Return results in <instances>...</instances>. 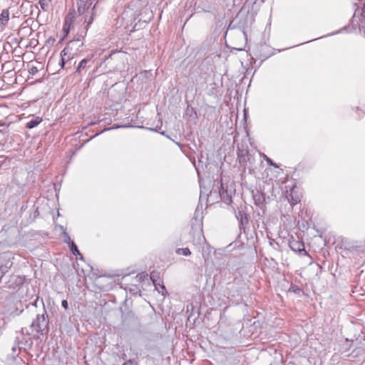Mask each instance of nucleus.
<instances>
[{
	"mask_svg": "<svg viewBox=\"0 0 365 365\" xmlns=\"http://www.w3.org/2000/svg\"><path fill=\"white\" fill-rule=\"evenodd\" d=\"M41 302L43 304L42 313L38 314L33 319L29 326L31 332H29L26 328L21 329V333L23 335L26 334L27 336H30L31 334H34V339H36L47 338L49 331V319L43 300H41Z\"/></svg>",
	"mask_w": 365,
	"mask_h": 365,
	"instance_id": "obj_1",
	"label": "nucleus"
},
{
	"mask_svg": "<svg viewBox=\"0 0 365 365\" xmlns=\"http://www.w3.org/2000/svg\"><path fill=\"white\" fill-rule=\"evenodd\" d=\"M4 309L2 313L7 317L19 316L24 311V304L13 297L5 299L3 302Z\"/></svg>",
	"mask_w": 365,
	"mask_h": 365,
	"instance_id": "obj_2",
	"label": "nucleus"
},
{
	"mask_svg": "<svg viewBox=\"0 0 365 365\" xmlns=\"http://www.w3.org/2000/svg\"><path fill=\"white\" fill-rule=\"evenodd\" d=\"M83 45V43L82 42L80 38L71 40L66 44L65 48L61 52V60L59 61V65L61 66V68H66L65 66L67 63H68L71 66V61L73 59V57H71V51L74 48L78 50V48L82 46Z\"/></svg>",
	"mask_w": 365,
	"mask_h": 365,
	"instance_id": "obj_3",
	"label": "nucleus"
},
{
	"mask_svg": "<svg viewBox=\"0 0 365 365\" xmlns=\"http://www.w3.org/2000/svg\"><path fill=\"white\" fill-rule=\"evenodd\" d=\"M21 351V350L20 346L14 343L11 349V352L7 354L5 359L6 364L8 365H24V361L23 359L19 356Z\"/></svg>",
	"mask_w": 365,
	"mask_h": 365,
	"instance_id": "obj_4",
	"label": "nucleus"
},
{
	"mask_svg": "<svg viewBox=\"0 0 365 365\" xmlns=\"http://www.w3.org/2000/svg\"><path fill=\"white\" fill-rule=\"evenodd\" d=\"M235 215L239 222L240 231L243 230L245 232L249 224L248 214L246 212V207L241 206L238 207L235 212Z\"/></svg>",
	"mask_w": 365,
	"mask_h": 365,
	"instance_id": "obj_5",
	"label": "nucleus"
},
{
	"mask_svg": "<svg viewBox=\"0 0 365 365\" xmlns=\"http://www.w3.org/2000/svg\"><path fill=\"white\" fill-rule=\"evenodd\" d=\"M91 57L82 59L78 64L75 73L78 76H83L86 74L87 69L93 66Z\"/></svg>",
	"mask_w": 365,
	"mask_h": 365,
	"instance_id": "obj_6",
	"label": "nucleus"
},
{
	"mask_svg": "<svg viewBox=\"0 0 365 365\" xmlns=\"http://www.w3.org/2000/svg\"><path fill=\"white\" fill-rule=\"evenodd\" d=\"M285 197L287 199L292 207L300 202V195L295 187H292L289 191L287 190Z\"/></svg>",
	"mask_w": 365,
	"mask_h": 365,
	"instance_id": "obj_7",
	"label": "nucleus"
},
{
	"mask_svg": "<svg viewBox=\"0 0 365 365\" xmlns=\"http://www.w3.org/2000/svg\"><path fill=\"white\" fill-rule=\"evenodd\" d=\"M93 0H77V11L80 16L83 15L86 12L93 7Z\"/></svg>",
	"mask_w": 365,
	"mask_h": 365,
	"instance_id": "obj_8",
	"label": "nucleus"
},
{
	"mask_svg": "<svg viewBox=\"0 0 365 365\" xmlns=\"http://www.w3.org/2000/svg\"><path fill=\"white\" fill-rule=\"evenodd\" d=\"M240 165L244 168V170H248L249 173H252L255 170V157L248 153L245 158V162L239 161Z\"/></svg>",
	"mask_w": 365,
	"mask_h": 365,
	"instance_id": "obj_9",
	"label": "nucleus"
},
{
	"mask_svg": "<svg viewBox=\"0 0 365 365\" xmlns=\"http://www.w3.org/2000/svg\"><path fill=\"white\" fill-rule=\"evenodd\" d=\"M220 199L227 205L232 203L231 191H228L227 187L225 188L224 184L221 183V188L219 191Z\"/></svg>",
	"mask_w": 365,
	"mask_h": 365,
	"instance_id": "obj_10",
	"label": "nucleus"
},
{
	"mask_svg": "<svg viewBox=\"0 0 365 365\" xmlns=\"http://www.w3.org/2000/svg\"><path fill=\"white\" fill-rule=\"evenodd\" d=\"M250 153L248 146L246 143H240L237 145V154L238 161L245 162V156Z\"/></svg>",
	"mask_w": 365,
	"mask_h": 365,
	"instance_id": "obj_11",
	"label": "nucleus"
},
{
	"mask_svg": "<svg viewBox=\"0 0 365 365\" xmlns=\"http://www.w3.org/2000/svg\"><path fill=\"white\" fill-rule=\"evenodd\" d=\"M16 344H19L21 347V350L24 349V351H27L31 349L33 341L32 338H23L21 340H19L17 337L15 340Z\"/></svg>",
	"mask_w": 365,
	"mask_h": 365,
	"instance_id": "obj_12",
	"label": "nucleus"
},
{
	"mask_svg": "<svg viewBox=\"0 0 365 365\" xmlns=\"http://www.w3.org/2000/svg\"><path fill=\"white\" fill-rule=\"evenodd\" d=\"M95 10H96V6L94 5L91 10H89V12H86L83 15L84 16V23L86 24V33L88 30L89 26L93 23L94 16H95Z\"/></svg>",
	"mask_w": 365,
	"mask_h": 365,
	"instance_id": "obj_13",
	"label": "nucleus"
},
{
	"mask_svg": "<svg viewBox=\"0 0 365 365\" xmlns=\"http://www.w3.org/2000/svg\"><path fill=\"white\" fill-rule=\"evenodd\" d=\"M252 197L255 205L261 207L265 202V197L263 192L257 190L252 192Z\"/></svg>",
	"mask_w": 365,
	"mask_h": 365,
	"instance_id": "obj_14",
	"label": "nucleus"
},
{
	"mask_svg": "<svg viewBox=\"0 0 365 365\" xmlns=\"http://www.w3.org/2000/svg\"><path fill=\"white\" fill-rule=\"evenodd\" d=\"M9 16H10V12H9V9H4L1 11V14H0V27L1 28H4L8 22H9Z\"/></svg>",
	"mask_w": 365,
	"mask_h": 365,
	"instance_id": "obj_15",
	"label": "nucleus"
},
{
	"mask_svg": "<svg viewBox=\"0 0 365 365\" xmlns=\"http://www.w3.org/2000/svg\"><path fill=\"white\" fill-rule=\"evenodd\" d=\"M41 122L42 118L41 117H34L32 119L27 122L26 127L29 129H32L39 125Z\"/></svg>",
	"mask_w": 365,
	"mask_h": 365,
	"instance_id": "obj_16",
	"label": "nucleus"
},
{
	"mask_svg": "<svg viewBox=\"0 0 365 365\" xmlns=\"http://www.w3.org/2000/svg\"><path fill=\"white\" fill-rule=\"evenodd\" d=\"M150 279L153 281L155 288L158 289V292L160 293L162 295H165V294L167 292L165 287L163 284H160V283L156 284L155 280L154 279L153 274H151L150 275Z\"/></svg>",
	"mask_w": 365,
	"mask_h": 365,
	"instance_id": "obj_17",
	"label": "nucleus"
},
{
	"mask_svg": "<svg viewBox=\"0 0 365 365\" xmlns=\"http://www.w3.org/2000/svg\"><path fill=\"white\" fill-rule=\"evenodd\" d=\"M290 248L295 252H302L304 250V246L302 242H295L290 244Z\"/></svg>",
	"mask_w": 365,
	"mask_h": 365,
	"instance_id": "obj_18",
	"label": "nucleus"
},
{
	"mask_svg": "<svg viewBox=\"0 0 365 365\" xmlns=\"http://www.w3.org/2000/svg\"><path fill=\"white\" fill-rule=\"evenodd\" d=\"M74 12L75 11L73 10V12L71 11H69V13L68 14L66 18V20H65V23H64V25H63V30L67 33H68V30H69V27H67V24L68 22V20H70L71 21H72L73 18L74 17Z\"/></svg>",
	"mask_w": 365,
	"mask_h": 365,
	"instance_id": "obj_19",
	"label": "nucleus"
},
{
	"mask_svg": "<svg viewBox=\"0 0 365 365\" xmlns=\"http://www.w3.org/2000/svg\"><path fill=\"white\" fill-rule=\"evenodd\" d=\"M68 246H69L70 250H71V252H72V254L73 255H79L80 256V259H83V256L80 253V252H79V250L78 249V247L76 246V245L74 242H72Z\"/></svg>",
	"mask_w": 365,
	"mask_h": 365,
	"instance_id": "obj_20",
	"label": "nucleus"
},
{
	"mask_svg": "<svg viewBox=\"0 0 365 365\" xmlns=\"http://www.w3.org/2000/svg\"><path fill=\"white\" fill-rule=\"evenodd\" d=\"M51 0H39V4L41 9L44 11H48L49 9V4Z\"/></svg>",
	"mask_w": 365,
	"mask_h": 365,
	"instance_id": "obj_21",
	"label": "nucleus"
},
{
	"mask_svg": "<svg viewBox=\"0 0 365 365\" xmlns=\"http://www.w3.org/2000/svg\"><path fill=\"white\" fill-rule=\"evenodd\" d=\"M176 253L178 255H184V256H189L191 255V252L187 247L185 248H178L176 250Z\"/></svg>",
	"mask_w": 365,
	"mask_h": 365,
	"instance_id": "obj_22",
	"label": "nucleus"
},
{
	"mask_svg": "<svg viewBox=\"0 0 365 365\" xmlns=\"http://www.w3.org/2000/svg\"><path fill=\"white\" fill-rule=\"evenodd\" d=\"M148 276V274L146 272H141V273L137 274L135 276V279L137 282L140 283V282H143L145 279H147Z\"/></svg>",
	"mask_w": 365,
	"mask_h": 365,
	"instance_id": "obj_23",
	"label": "nucleus"
},
{
	"mask_svg": "<svg viewBox=\"0 0 365 365\" xmlns=\"http://www.w3.org/2000/svg\"><path fill=\"white\" fill-rule=\"evenodd\" d=\"M262 155L263 156V158L269 165L273 166L274 168H279V165L277 163H274L273 160L270 159L269 157H267L265 154L262 153Z\"/></svg>",
	"mask_w": 365,
	"mask_h": 365,
	"instance_id": "obj_24",
	"label": "nucleus"
},
{
	"mask_svg": "<svg viewBox=\"0 0 365 365\" xmlns=\"http://www.w3.org/2000/svg\"><path fill=\"white\" fill-rule=\"evenodd\" d=\"M9 132V125L5 123H0V133L5 134Z\"/></svg>",
	"mask_w": 365,
	"mask_h": 365,
	"instance_id": "obj_25",
	"label": "nucleus"
},
{
	"mask_svg": "<svg viewBox=\"0 0 365 365\" xmlns=\"http://www.w3.org/2000/svg\"><path fill=\"white\" fill-rule=\"evenodd\" d=\"M197 235H198L199 240H203L204 241L205 240V238L204 237V236L202 235V225L200 224L197 225Z\"/></svg>",
	"mask_w": 365,
	"mask_h": 365,
	"instance_id": "obj_26",
	"label": "nucleus"
},
{
	"mask_svg": "<svg viewBox=\"0 0 365 365\" xmlns=\"http://www.w3.org/2000/svg\"><path fill=\"white\" fill-rule=\"evenodd\" d=\"M63 238H64L63 241L65 243H66L69 245L70 244L73 242V241H71V237H70L69 235L68 234V232H66V231H63Z\"/></svg>",
	"mask_w": 365,
	"mask_h": 365,
	"instance_id": "obj_27",
	"label": "nucleus"
},
{
	"mask_svg": "<svg viewBox=\"0 0 365 365\" xmlns=\"http://www.w3.org/2000/svg\"><path fill=\"white\" fill-rule=\"evenodd\" d=\"M122 365H138V363L135 359H128L125 360Z\"/></svg>",
	"mask_w": 365,
	"mask_h": 365,
	"instance_id": "obj_28",
	"label": "nucleus"
},
{
	"mask_svg": "<svg viewBox=\"0 0 365 365\" xmlns=\"http://www.w3.org/2000/svg\"><path fill=\"white\" fill-rule=\"evenodd\" d=\"M29 72L31 75H35L36 73H37L38 72V68L36 66H31L29 69Z\"/></svg>",
	"mask_w": 365,
	"mask_h": 365,
	"instance_id": "obj_29",
	"label": "nucleus"
},
{
	"mask_svg": "<svg viewBox=\"0 0 365 365\" xmlns=\"http://www.w3.org/2000/svg\"><path fill=\"white\" fill-rule=\"evenodd\" d=\"M61 306L66 309L67 310L68 309V301L66 299H63L62 300L61 302Z\"/></svg>",
	"mask_w": 365,
	"mask_h": 365,
	"instance_id": "obj_30",
	"label": "nucleus"
},
{
	"mask_svg": "<svg viewBox=\"0 0 365 365\" xmlns=\"http://www.w3.org/2000/svg\"><path fill=\"white\" fill-rule=\"evenodd\" d=\"M341 30H339V31H336V32H334V33H331V34H329V35H327V36H331V35H334V34H339V33H340V32H341ZM324 37H326V36H324ZM323 38V36H322V37H319V38H315L314 40H317V39H318V38Z\"/></svg>",
	"mask_w": 365,
	"mask_h": 365,
	"instance_id": "obj_31",
	"label": "nucleus"
},
{
	"mask_svg": "<svg viewBox=\"0 0 365 365\" xmlns=\"http://www.w3.org/2000/svg\"><path fill=\"white\" fill-rule=\"evenodd\" d=\"M110 129H112V128H105L104 130H101L100 133H96V135H94L91 138H94V137L97 136L98 134L102 133H103V132H104V131L110 130Z\"/></svg>",
	"mask_w": 365,
	"mask_h": 365,
	"instance_id": "obj_32",
	"label": "nucleus"
},
{
	"mask_svg": "<svg viewBox=\"0 0 365 365\" xmlns=\"http://www.w3.org/2000/svg\"><path fill=\"white\" fill-rule=\"evenodd\" d=\"M118 51L117 50H112L110 51V53L109 54V56L108 57H106V59L111 57L113 54L118 53Z\"/></svg>",
	"mask_w": 365,
	"mask_h": 365,
	"instance_id": "obj_33",
	"label": "nucleus"
},
{
	"mask_svg": "<svg viewBox=\"0 0 365 365\" xmlns=\"http://www.w3.org/2000/svg\"><path fill=\"white\" fill-rule=\"evenodd\" d=\"M202 257H203V258L205 259V260L206 261V258H207V257H206V256H205V251H204V250H202Z\"/></svg>",
	"mask_w": 365,
	"mask_h": 365,
	"instance_id": "obj_34",
	"label": "nucleus"
},
{
	"mask_svg": "<svg viewBox=\"0 0 365 365\" xmlns=\"http://www.w3.org/2000/svg\"><path fill=\"white\" fill-rule=\"evenodd\" d=\"M122 359H123V360H125V359H126V354H122Z\"/></svg>",
	"mask_w": 365,
	"mask_h": 365,
	"instance_id": "obj_35",
	"label": "nucleus"
},
{
	"mask_svg": "<svg viewBox=\"0 0 365 365\" xmlns=\"http://www.w3.org/2000/svg\"><path fill=\"white\" fill-rule=\"evenodd\" d=\"M38 298H37V299L35 300L34 303V305H35L36 307L37 306V302H38Z\"/></svg>",
	"mask_w": 365,
	"mask_h": 365,
	"instance_id": "obj_36",
	"label": "nucleus"
},
{
	"mask_svg": "<svg viewBox=\"0 0 365 365\" xmlns=\"http://www.w3.org/2000/svg\"><path fill=\"white\" fill-rule=\"evenodd\" d=\"M95 124H96V123H95V122H91V123H89V125H95Z\"/></svg>",
	"mask_w": 365,
	"mask_h": 365,
	"instance_id": "obj_37",
	"label": "nucleus"
},
{
	"mask_svg": "<svg viewBox=\"0 0 365 365\" xmlns=\"http://www.w3.org/2000/svg\"><path fill=\"white\" fill-rule=\"evenodd\" d=\"M123 127V125H116L115 128H121Z\"/></svg>",
	"mask_w": 365,
	"mask_h": 365,
	"instance_id": "obj_38",
	"label": "nucleus"
},
{
	"mask_svg": "<svg viewBox=\"0 0 365 365\" xmlns=\"http://www.w3.org/2000/svg\"><path fill=\"white\" fill-rule=\"evenodd\" d=\"M242 33H243V35H244V36H245V35H246V34H245V32L244 31H242Z\"/></svg>",
	"mask_w": 365,
	"mask_h": 365,
	"instance_id": "obj_39",
	"label": "nucleus"
}]
</instances>
